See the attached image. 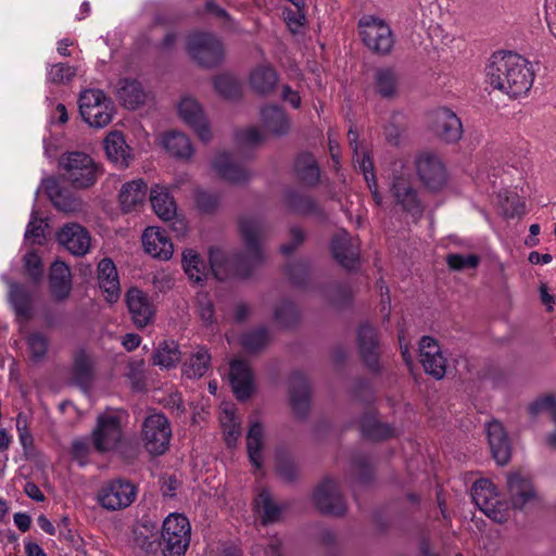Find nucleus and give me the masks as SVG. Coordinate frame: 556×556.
<instances>
[{
	"mask_svg": "<svg viewBox=\"0 0 556 556\" xmlns=\"http://www.w3.org/2000/svg\"><path fill=\"white\" fill-rule=\"evenodd\" d=\"M240 233L244 243L243 254L225 255L219 250L210 251L211 270L218 280L230 276L247 277L250 268L263 260L261 240L264 225L252 216H244L239 222Z\"/></svg>",
	"mask_w": 556,
	"mask_h": 556,
	"instance_id": "nucleus-1",
	"label": "nucleus"
},
{
	"mask_svg": "<svg viewBox=\"0 0 556 556\" xmlns=\"http://www.w3.org/2000/svg\"><path fill=\"white\" fill-rule=\"evenodd\" d=\"M484 71L486 83L513 99L527 94L534 80L532 64L511 51L494 52Z\"/></svg>",
	"mask_w": 556,
	"mask_h": 556,
	"instance_id": "nucleus-2",
	"label": "nucleus"
},
{
	"mask_svg": "<svg viewBox=\"0 0 556 556\" xmlns=\"http://www.w3.org/2000/svg\"><path fill=\"white\" fill-rule=\"evenodd\" d=\"M390 193L404 211L418 213L421 210L418 192L413 186L410 167L404 160H395L391 165Z\"/></svg>",
	"mask_w": 556,
	"mask_h": 556,
	"instance_id": "nucleus-3",
	"label": "nucleus"
},
{
	"mask_svg": "<svg viewBox=\"0 0 556 556\" xmlns=\"http://www.w3.org/2000/svg\"><path fill=\"white\" fill-rule=\"evenodd\" d=\"M60 167L63 178L77 189L91 187L100 174L94 161L88 154L77 151L62 155Z\"/></svg>",
	"mask_w": 556,
	"mask_h": 556,
	"instance_id": "nucleus-4",
	"label": "nucleus"
},
{
	"mask_svg": "<svg viewBox=\"0 0 556 556\" xmlns=\"http://www.w3.org/2000/svg\"><path fill=\"white\" fill-rule=\"evenodd\" d=\"M78 102L83 119L91 127L103 128L111 123L114 104L102 90H85Z\"/></svg>",
	"mask_w": 556,
	"mask_h": 556,
	"instance_id": "nucleus-5",
	"label": "nucleus"
},
{
	"mask_svg": "<svg viewBox=\"0 0 556 556\" xmlns=\"http://www.w3.org/2000/svg\"><path fill=\"white\" fill-rule=\"evenodd\" d=\"M189 55L203 67L218 66L225 58L222 40L212 33H193L186 47Z\"/></svg>",
	"mask_w": 556,
	"mask_h": 556,
	"instance_id": "nucleus-6",
	"label": "nucleus"
},
{
	"mask_svg": "<svg viewBox=\"0 0 556 556\" xmlns=\"http://www.w3.org/2000/svg\"><path fill=\"white\" fill-rule=\"evenodd\" d=\"M470 496L475 505L491 521H505L504 518L509 517L507 514L509 510L508 503L500 500L496 488L491 480H477L470 489Z\"/></svg>",
	"mask_w": 556,
	"mask_h": 556,
	"instance_id": "nucleus-7",
	"label": "nucleus"
},
{
	"mask_svg": "<svg viewBox=\"0 0 556 556\" xmlns=\"http://www.w3.org/2000/svg\"><path fill=\"white\" fill-rule=\"evenodd\" d=\"M143 446L150 455H163L169 447L172 427L163 414L149 415L141 428Z\"/></svg>",
	"mask_w": 556,
	"mask_h": 556,
	"instance_id": "nucleus-8",
	"label": "nucleus"
},
{
	"mask_svg": "<svg viewBox=\"0 0 556 556\" xmlns=\"http://www.w3.org/2000/svg\"><path fill=\"white\" fill-rule=\"evenodd\" d=\"M358 27L362 40L369 50L378 54L391 52L394 38L390 26L384 21L374 16H364L359 21Z\"/></svg>",
	"mask_w": 556,
	"mask_h": 556,
	"instance_id": "nucleus-9",
	"label": "nucleus"
},
{
	"mask_svg": "<svg viewBox=\"0 0 556 556\" xmlns=\"http://www.w3.org/2000/svg\"><path fill=\"white\" fill-rule=\"evenodd\" d=\"M123 431L118 414L108 412L97 418V425L91 433L93 447L99 453L114 451L122 441Z\"/></svg>",
	"mask_w": 556,
	"mask_h": 556,
	"instance_id": "nucleus-10",
	"label": "nucleus"
},
{
	"mask_svg": "<svg viewBox=\"0 0 556 556\" xmlns=\"http://www.w3.org/2000/svg\"><path fill=\"white\" fill-rule=\"evenodd\" d=\"M313 502L323 514L341 517L346 510V503L341 493L339 482L326 477L316 486L313 493Z\"/></svg>",
	"mask_w": 556,
	"mask_h": 556,
	"instance_id": "nucleus-11",
	"label": "nucleus"
},
{
	"mask_svg": "<svg viewBox=\"0 0 556 556\" xmlns=\"http://www.w3.org/2000/svg\"><path fill=\"white\" fill-rule=\"evenodd\" d=\"M137 495L135 484L116 479L108 483L99 493L100 504L110 510H118L131 505Z\"/></svg>",
	"mask_w": 556,
	"mask_h": 556,
	"instance_id": "nucleus-12",
	"label": "nucleus"
},
{
	"mask_svg": "<svg viewBox=\"0 0 556 556\" xmlns=\"http://www.w3.org/2000/svg\"><path fill=\"white\" fill-rule=\"evenodd\" d=\"M415 165L420 180L428 189L437 191L446 184V169L437 155L421 153L416 159Z\"/></svg>",
	"mask_w": 556,
	"mask_h": 556,
	"instance_id": "nucleus-13",
	"label": "nucleus"
},
{
	"mask_svg": "<svg viewBox=\"0 0 556 556\" xmlns=\"http://www.w3.org/2000/svg\"><path fill=\"white\" fill-rule=\"evenodd\" d=\"M507 488L509 493V509L522 510L527 505L540 502V496L532 481L518 472L508 475Z\"/></svg>",
	"mask_w": 556,
	"mask_h": 556,
	"instance_id": "nucleus-14",
	"label": "nucleus"
},
{
	"mask_svg": "<svg viewBox=\"0 0 556 556\" xmlns=\"http://www.w3.org/2000/svg\"><path fill=\"white\" fill-rule=\"evenodd\" d=\"M330 249L334 260L345 269L352 270L358 265V239L351 237L345 230H340L333 236Z\"/></svg>",
	"mask_w": 556,
	"mask_h": 556,
	"instance_id": "nucleus-15",
	"label": "nucleus"
},
{
	"mask_svg": "<svg viewBox=\"0 0 556 556\" xmlns=\"http://www.w3.org/2000/svg\"><path fill=\"white\" fill-rule=\"evenodd\" d=\"M164 556L185 555L189 543L191 523H162Z\"/></svg>",
	"mask_w": 556,
	"mask_h": 556,
	"instance_id": "nucleus-16",
	"label": "nucleus"
},
{
	"mask_svg": "<svg viewBox=\"0 0 556 556\" xmlns=\"http://www.w3.org/2000/svg\"><path fill=\"white\" fill-rule=\"evenodd\" d=\"M125 302L134 324L138 328L148 326L154 318L155 308L149 295L139 288H130Z\"/></svg>",
	"mask_w": 556,
	"mask_h": 556,
	"instance_id": "nucleus-17",
	"label": "nucleus"
},
{
	"mask_svg": "<svg viewBox=\"0 0 556 556\" xmlns=\"http://www.w3.org/2000/svg\"><path fill=\"white\" fill-rule=\"evenodd\" d=\"M58 242L75 256H84L90 250L91 237L89 231L79 224L64 225L56 233Z\"/></svg>",
	"mask_w": 556,
	"mask_h": 556,
	"instance_id": "nucleus-18",
	"label": "nucleus"
},
{
	"mask_svg": "<svg viewBox=\"0 0 556 556\" xmlns=\"http://www.w3.org/2000/svg\"><path fill=\"white\" fill-rule=\"evenodd\" d=\"M419 358L425 371L435 379L444 377L446 371L445 359L442 356L438 342L430 337H422L419 342Z\"/></svg>",
	"mask_w": 556,
	"mask_h": 556,
	"instance_id": "nucleus-19",
	"label": "nucleus"
},
{
	"mask_svg": "<svg viewBox=\"0 0 556 556\" xmlns=\"http://www.w3.org/2000/svg\"><path fill=\"white\" fill-rule=\"evenodd\" d=\"M180 118L189 125L206 142L211 139V130L200 104L190 97H184L178 104Z\"/></svg>",
	"mask_w": 556,
	"mask_h": 556,
	"instance_id": "nucleus-20",
	"label": "nucleus"
},
{
	"mask_svg": "<svg viewBox=\"0 0 556 556\" xmlns=\"http://www.w3.org/2000/svg\"><path fill=\"white\" fill-rule=\"evenodd\" d=\"M350 146L353 148L354 153V166L364 175L367 186L372 194V198L377 205L382 203V197L378 191V185L376 175L374 172V163L368 152H358L357 146V132L350 129L349 131Z\"/></svg>",
	"mask_w": 556,
	"mask_h": 556,
	"instance_id": "nucleus-21",
	"label": "nucleus"
},
{
	"mask_svg": "<svg viewBox=\"0 0 556 556\" xmlns=\"http://www.w3.org/2000/svg\"><path fill=\"white\" fill-rule=\"evenodd\" d=\"M486 435L495 462L504 466L511 457L510 442L503 425L497 420L486 424Z\"/></svg>",
	"mask_w": 556,
	"mask_h": 556,
	"instance_id": "nucleus-22",
	"label": "nucleus"
},
{
	"mask_svg": "<svg viewBox=\"0 0 556 556\" xmlns=\"http://www.w3.org/2000/svg\"><path fill=\"white\" fill-rule=\"evenodd\" d=\"M144 251L152 257L169 260L173 255V243L165 230L159 227H148L142 235Z\"/></svg>",
	"mask_w": 556,
	"mask_h": 556,
	"instance_id": "nucleus-23",
	"label": "nucleus"
},
{
	"mask_svg": "<svg viewBox=\"0 0 556 556\" xmlns=\"http://www.w3.org/2000/svg\"><path fill=\"white\" fill-rule=\"evenodd\" d=\"M357 342L361 355L371 370L379 369V345L377 330L368 324L359 327Z\"/></svg>",
	"mask_w": 556,
	"mask_h": 556,
	"instance_id": "nucleus-24",
	"label": "nucleus"
},
{
	"mask_svg": "<svg viewBox=\"0 0 556 556\" xmlns=\"http://www.w3.org/2000/svg\"><path fill=\"white\" fill-rule=\"evenodd\" d=\"M229 376L232 391L237 399L242 401L250 397L254 389V383L249 365L240 359L232 361Z\"/></svg>",
	"mask_w": 556,
	"mask_h": 556,
	"instance_id": "nucleus-25",
	"label": "nucleus"
},
{
	"mask_svg": "<svg viewBox=\"0 0 556 556\" xmlns=\"http://www.w3.org/2000/svg\"><path fill=\"white\" fill-rule=\"evenodd\" d=\"M98 282L108 302L115 303L119 299V280L112 260L103 258L98 264Z\"/></svg>",
	"mask_w": 556,
	"mask_h": 556,
	"instance_id": "nucleus-26",
	"label": "nucleus"
},
{
	"mask_svg": "<svg viewBox=\"0 0 556 556\" xmlns=\"http://www.w3.org/2000/svg\"><path fill=\"white\" fill-rule=\"evenodd\" d=\"M104 150L108 159L119 168L128 167L132 154L122 132L111 131L104 139Z\"/></svg>",
	"mask_w": 556,
	"mask_h": 556,
	"instance_id": "nucleus-27",
	"label": "nucleus"
},
{
	"mask_svg": "<svg viewBox=\"0 0 556 556\" xmlns=\"http://www.w3.org/2000/svg\"><path fill=\"white\" fill-rule=\"evenodd\" d=\"M278 83V74L276 70L268 63L255 66L249 76V84L253 91L258 94H269L273 92Z\"/></svg>",
	"mask_w": 556,
	"mask_h": 556,
	"instance_id": "nucleus-28",
	"label": "nucleus"
},
{
	"mask_svg": "<svg viewBox=\"0 0 556 556\" xmlns=\"http://www.w3.org/2000/svg\"><path fill=\"white\" fill-rule=\"evenodd\" d=\"M148 186L143 179H135L124 184L119 190V203L124 212H130L146 201Z\"/></svg>",
	"mask_w": 556,
	"mask_h": 556,
	"instance_id": "nucleus-29",
	"label": "nucleus"
},
{
	"mask_svg": "<svg viewBox=\"0 0 556 556\" xmlns=\"http://www.w3.org/2000/svg\"><path fill=\"white\" fill-rule=\"evenodd\" d=\"M213 167L223 179L232 184H241L250 178V172L233 162L231 155L227 153L218 154L213 162Z\"/></svg>",
	"mask_w": 556,
	"mask_h": 556,
	"instance_id": "nucleus-30",
	"label": "nucleus"
},
{
	"mask_svg": "<svg viewBox=\"0 0 556 556\" xmlns=\"http://www.w3.org/2000/svg\"><path fill=\"white\" fill-rule=\"evenodd\" d=\"M290 401L296 415H306L309 408V387L306 378L300 372L291 376Z\"/></svg>",
	"mask_w": 556,
	"mask_h": 556,
	"instance_id": "nucleus-31",
	"label": "nucleus"
},
{
	"mask_svg": "<svg viewBox=\"0 0 556 556\" xmlns=\"http://www.w3.org/2000/svg\"><path fill=\"white\" fill-rule=\"evenodd\" d=\"M150 202L155 214L163 220H172L177 214V206L167 188L155 185L150 191Z\"/></svg>",
	"mask_w": 556,
	"mask_h": 556,
	"instance_id": "nucleus-32",
	"label": "nucleus"
},
{
	"mask_svg": "<svg viewBox=\"0 0 556 556\" xmlns=\"http://www.w3.org/2000/svg\"><path fill=\"white\" fill-rule=\"evenodd\" d=\"M116 94L127 109L135 110L144 102L146 92L136 79L123 78L118 81Z\"/></svg>",
	"mask_w": 556,
	"mask_h": 556,
	"instance_id": "nucleus-33",
	"label": "nucleus"
},
{
	"mask_svg": "<svg viewBox=\"0 0 556 556\" xmlns=\"http://www.w3.org/2000/svg\"><path fill=\"white\" fill-rule=\"evenodd\" d=\"M50 288L53 295L63 300L72 289V276L68 266L63 262H54L50 269Z\"/></svg>",
	"mask_w": 556,
	"mask_h": 556,
	"instance_id": "nucleus-34",
	"label": "nucleus"
},
{
	"mask_svg": "<svg viewBox=\"0 0 556 556\" xmlns=\"http://www.w3.org/2000/svg\"><path fill=\"white\" fill-rule=\"evenodd\" d=\"M261 118L266 130L275 136H282L290 128L285 111L278 105L264 106L261 111Z\"/></svg>",
	"mask_w": 556,
	"mask_h": 556,
	"instance_id": "nucleus-35",
	"label": "nucleus"
},
{
	"mask_svg": "<svg viewBox=\"0 0 556 556\" xmlns=\"http://www.w3.org/2000/svg\"><path fill=\"white\" fill-rule=\"evenodd\" d=\"M255 509L263 514L262 521H275L285 517L288 509L287 503H278L274 501L268 490L263 489L258 492L254 500Z\"/></svg>",
	"mask_w": 556,
	"mask_h": 556,
	"instance_id": "nucleus-36",
	"label": "nucleus"
},
{
	"mask_svg": "<svg viewBox=\"0 0 556 556\" xmlns=\"http://www.w3.org/2000/svg\"><path fill=\"white\" fill-rule=\"evenodd\" d=\"M9 285V301L15 314L23 319H28L31 316V294L20 283L8 281Z\"/></svg>",
	"mask_w": 556,
	"mask_h": 556,
	"instance_id": "nucleus-37",
	"label": "nucleus"
},
{
	"mask_svg": "<svg viewBox=\"0 0 556 556\" xmlns=\"http://www.w3.org/2000/svg\"><path fill=\"white\" fill-rule=\"evenodd\" d=\"M47 194L53 205L63 212H74L79 208L78 199L67 189L59 186L55 181H49L46 186Z\"/></svg>",
	"mask_w": 556,
	"mask_h": 556,
	"instance_id": "nucleus-38",
	"label": "nucleus"
},
{
	"mask_svg": "<svg viewBox=\"0 0 556 556\" xmlns=\"http://www.w3.org/2000/svg\"><path fill=\"white\" fill-rule=\"evenodd\" d=\"M296 177L307 186H314L319 181V167L311 153H300L294 162Z\"/></svg>",
	"mask_w": 556,
	"mask_h": 556,
	"instance_id": "nucleus-39",
	"label": "nucleus"
},
{
	"mask_svg": "<svg viewBox=\"0 0 556 556\" xmlns=\"http://www.w3.org/2000/svg\"><path fill=\"white\" fill-rule=\"evenodd\" d=\"M211 355L204 348H198L189 358L182 363V374L190 379L201 378L210 368Z\"/></svg>",
	"mask_w": 556,
	"mask_h": 556,
	"instance_id": "nucleus-40",
	"label": "nucleus"
},
{
	"mask_svg": "<svg viewBox=\"0 0 556 556\" xmlns=\"http://www.w3.org/2000/svg\"><path fill=\"white\" fill-rule=\"evenodd\" d=\"M163 146L175 157L189 159L193 154V148L189 138L179 131H170L164 135Z\"/></svg>",
	"mask_w": 556,
	"mask_h": 556,
	"instance_id": "nucleus-41",
	"label": "nucleus"
},
{
	"mask_svg": "<svg viewBox=\"0 0 556 556\" xmlns=\"http://www.w3.org/2000/svg\"><path fill=\"white\" fill-rule=\"evenodd\" d=\"M263 426L260 422L251 424L247 435V448L250 462L256 469H261L263 464Z\"/></svg>",
	"mask_w": 556,
	"mask_h": 556,
	"instance_id": "nucleus-42",
	"label": "nucleus"
},
{
	"mask_svg": "<svg viewBox=\"0 0 556 556\" xmlns=\"http://www.w3.org/2000/svg\"><path fill=\"white\" fill-rule=\"evenodd\" d=\"M375 90L383 98H392L396 93L399 75L392 67L377 68L374 75Z\"/></svg>",
	"mask_w": 556,
	"mask_h": 556,
	"instance_id": "nucleus-43",
	"label": "nucleus"
},
{
	"mask_svg": "<svg viewBox=\"0 0 556 556\" xmlns=\"http://www.w3.org/2000/svg\"><path fill=\"white\" fill-rule=\"evenodd\" d=\"M182 267L191 281L200 283L206 279L207 266L195 251L186 250L182 253Z\"/></svg>",
	"mask_w": 556,
	"mask_h": 556,
	"instance_id": "nucleus-44",
	"label": "nucleus"
},
{
	"mask_svg": "<svg viewBox=\"0 0 556 556\" xmlns=\"http://www.w3.org/2000/svg\"><path fill=\"white\" fill-rule=\"evenodd\" d=\"M361 429L363 435L370 440H384L395 434V429L392 426L380 422L372 414L363 417Z\"/></svg>",
	"mask_w": 556,
	"mask_h": 556,
	"instance_id": "nucleus-45",
	"label": "nucleus"
},
{
	"mask_svg": "<svg viewBox=\"0 0 556 556\" xmlns=\"http://www.w3.org/2000/svg\"><path fill=\"white\" fill-rule=\"evenodd\" d=\"M180 359L178 344L175 341H164L153 354V364L161 368L175 367Z\"/></svg>",
	"mask_w": 556,
	"mask_h": 556,
	"instance_id": "nucleus-46",
	"label": "nucleus"
},
{
	"mask_svg": "<svg viewBox=\"0 0 556 556\" xmlns=\"http://www.w3.org/2000/svg\"><path fill=\"white\" fill-rule=\"evenodd\" d=\"M497 199L502 214L506 218L519 217L526 214L525 202L520 200L517 193L503 190L498 192Z\"/></svg>",
	"mask_w": 556,
	"mask_h": 556,
	"instance_id": "nucleus-47",
	"label": "nucleus"
},
{
	"mask_svg": "<svg viewBox=\"0 0 556 556\" xmlns=\"http://www.w3.org/2000/svg\"><path fill=\"white\" fill-rule=\"evenodd\" d=\"M286 204L290 211L296 214L313 215L319 213L317 203L305 194L289 191L286 194Z\"/></svg>",
	"mask_w": 556,
	"mask_h": 556,
	"instance_id": "nucleus-48",
	"label": "nucleus"
},
{
	"mask_svg": "<svg viewBox=\"0 0 556 556\" xmlns=\"http://www.w3.org/2000/svg\"><path fill=\"white\" fill-rule=\"evenodd\" d=\"M213 84L216 92L225 99L233 100L241 94V85L232 75H218L214 78Z\"/></svg>",
	"mask_w": 556,
	"mask_h": 556,
	"instance_id": "nucleus-49",
	"label": "nucleus"
},
{
	"mask_svg": "<svg viewBox=\"0 0 556 556\" xmlns=\"http://www.w3.org/2000/svg\"><path fill=\"white\" fill-rule=\"evenodd\" d=\"M157 523H135L132 528L134 542L142 549H149L157 540Z\"/></svg>",
	"mask_w": 556,
	"mask_h": 556,
	"instance_id": "nucleus-50",
	"label": "nucleus"
},
{
	"mask_svg": "<svg viewBox=\"0 0 556 556\" xmlns=\"http://www.w3.org/2000/svg\"><path fill=\"white\" fill-rule=\"evenodd\" d=\"M74 378L80 386H88L93 377V364L91 358L85 354L79 353L74 362Z\"/></svg>",
	"mask_w": 556,
	"mask_h": 556,
	"instance_id": "nucleus-51",
	"label": "nucleus"
},
{
	"mask_svg": "<svg viewBox=\"0 0 556 556\" xmlns=\"http://www.w3.org/2000/svg\"><path fill=\"white\" fill-rule=\"evenodd\" d=\"M240 341L247 352H256L268 343L269 333L266 328L260 327L244 332Z\"/></svg>",
	"mask_w": 556,
	"mask_h": 556,
	"instance_id": "nucleus-52",
	"label": "nucleus"
},
{
	"mask_svg": "<svg viewBox=\"0 0 556 556\" xmlns=\"http://www.w3.org/2000/svg\"><path fill=\"white\" fill-rule=\"evenodd\" d=\"M431 128L433 132L448 141L450 128L452 124V112L447 108H441L431 113Z\"/></svg>",
	"mask_w": 556,
	"mask_h": 556,
	"instance_id": "nucleus-53",
	"label": "nucleus"
},
{
	"mask_svg": "<svg viewBox=\"0 0 556 556\" xmlns=\"http://www.w3.org/2000/svg\"><path fill=\"white\" fill-rule=\"evenodd\" d=\"M27 350L34 362L43 359L48 350V338L41 332H33L26 340Z\"/></svg>",
	"mask_w": 556,
	"mask_h": 556,
	"instance_id": "nucleus-54",
	"label": "nucleus"
},
{
	"mask_svg": "<svg viewBox=\"0 0 556 556\" xmlns=\"http://www.w3.org/2000/svg\"><path fill=\"white\" fill-rule=\"evenodd\" d=\"M47 226V223L42 218H38L37 213L33 211L25 231V240L33 244H42Z\"/></svg>",
	"mask_w": 556,
	"mask_h": 556,
	"instance_id": "nucleus-55",
	"label": "nucleus"
},
{
	"mask_svg": "<svg viewBox=\"0 0 556 556\" xmlns=\"http://www.w3.org/2000/svg\"><path fill=\"white\" fill-rule=\"evenodd\" d=\"M528 412L532 416H536L543 412H548L552 420L556 425V396L553 394H546L534 400L529 404Z\"/></svg>",
	"mask_w": 556,
	"mask_h": 556,
	"instance_id": "nucleus-56",
	"label": "nucleus"
},
{
	"mask_svg": "<svg viewBox=\"0 0 556 556\" xmlns=\"http://www.w3.org/2000/svg\"><path fill=\"white\" fill-rule=\"evenodd\" d=\"M76 74V70L65 63L52 65L47 74V79L54 84L68 83Z\"/></svg>",
	"mask_w": 556,
	"mask_h": 556,
	"instance_id": "nucleus-57",
	"label": "nucleus"
},
{
	"mask_svg": "<svg viewBox=\"0 0 556 556\" xmlns=\"http://www.w3.org/2000/svg\"><path fill=\"white\" fill-rule=\"evenodd\" d=\"M481 264V256L476 253H454V271H476Z\"/></svg>",
	"mask_w": 556,
	"mask_h": 556,
	"instance_id": "nucleus-58",
	"label": "nucleus"
},
{
	"mask_svg": "<svg viewBox=\"0 0 556 556\" xmlns=\"http://www.w3.org/2000/svg\"><path fill=\"white\" fill-rule=\"evenodd\" d=\"M454 123L457 125V138H454V141H457L462 144H465L466 149L472 150L477 143H478V136L476 135V131L470 129H465L460 119L457 117V115L454 113L453 115Z\"/></svg>",
	"mask_w": 556,
	"mask_h": 556,
	"instance_id": "nucleus-59",
	"label": "nucleus"
},
{
	"mask_svg": "<svg viewBox=\"0 0 556 556\" xmlns=\"http://www.w3.org/2000/svg\"><path fill=\"white\" fill-rule=\"evenodd\" d=\"M296 319V311L294 305L291 302H282L275 309V320L283 326L288 327Z\"/></svg>",
	"mask_w": 556,
	"mask_h": 556,
	"instance_id": "nucleus-60",
	"label": "nucleus"
},
{
	"mask_svg": "<svg viewBox=\"0 0 556 556\" xmlns=\"http://www.w3.org/2000/svg\"><path fill=\"white\" fill-rule=\"evenodd\" d=\"M264 134L255 126L248 127L237 132V140L243 146H256L264 141Z\"/></svg>",
	"mask_w": 556,
	"mask_h": 556,
	"instance_id": "nucleus-61",
	"label": "nucleus"
},
{
	"mask_svg": "<svg viewBox=\"0 0 556 556\" xmlns=\"http://www.w3.org/2000/svg\"><path fill=\"white\" fill-rule=\"evenodd\" d=\"M24 267L27 274L34 279L39 280L42 276V262L35 251L28 252L24 256Z\"/></svg>",
	"mask_w": 556,
	"mask_h": 556,
	"instance_id": "nucleus-62",
	"label": "nucleus"
},
{
	"mask_svg": "<svg viewBox=\"0 0 556 556\" xmlns=\"http://www.w3.org/2000/svg\"><path fill=\"white\" fill-rule=\"evenodd\" d=\"M90 446L87 439L75 440L72 444V456L79 464L85 466L88 463Z\"/></svg>",
	"mask_w": 556,
	"mask_h": 556,
	"instance_id": "nucleus-63",
	"label": "nucleus"
},
{
	"mask_svg": "<svg viewBox=\"0 0 556 556\" xmlns=\"http://www.w3.org/2000/svg\"><path fill=\"white\" fill-rule=\"evenodd\" d=\"M198 207L203 212L213 211L218 204V197L212 192L200 190L195 194Z\"/></svg>",
	"mask_w": 556,
	"mask_h": 556,
	"instance_id": "nucleus-64",
	"label": "nucleus"
}]
</instances>
